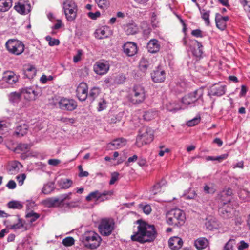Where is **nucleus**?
Returning <instances> with one entry per match:
<instances>
[{"label": "nucleus", "instance_id": "1", "mask_svg": "<svg viewBox=\"0 0 250 250\" xmlns=\"http://www.w3.org/2000/svg\"><path fill=\"white\" fill-rule=\"evenodd\" d=\"M137 223L139 224L138 231L131 236V240L141 243L153 241L156 236L154 226L140 220Z\"/></svg>", "mask_w": 250, "mask_h": 250}, {"label": "nucleus", "instance_id": "2", "mask_svg": "<svg viewBox=\"0 0 250 250\" xmlns=\"http://www.w3.org/2000/svg\"><path fill=\"white\" fill-rule=\"evenodd\" d=\"M146 98V91L142 85H135L127 96L128 101L133 104L142 103Z\"/></svg>", "mask_w": 250, "mask_h": 250}, {"label": "nucleus", "instance_id": "3", "mask_svg": "<svg viewBox=\"0 0 250 250\" xmlns=\"http://www.w3.org/2000/svg\"><path fill=\"white\" fill-rule=\"evenodd\" d=\"M154 139V130L147 126L142 127L138 131L136 144L138 147L151 143Z\"/></svg>", "mask_w": 250, "mask_h": 250}, {"label": "nucleus", "instance_id": "4", "mask_svg": "<svg viewBox=\"0 0 250 250\" xmlns=\"http://www.w3.org/2000/svg\"><path fill=\"white\" fill-rule=\"evenodd\" d=\"M82 240L86 248L92 250L98 248L102 241L98 234L93 231L85 232L82 235Z\"/></svg>", "mask_w": 250, "mask_h": 250}, {"label": "nucleus", "instance_id": "5", "mask_svg": "<svg viewBox=\"0 0 250 250\" xmlns=\"http://www.w3.org/2000/svg\"><path fill=\"white\" fill-rule=\"evenodd\" d=\"M185 219L184 212L179 209L171 210L167 215V222L170 225L182 226Z\"/></svg>", "mask_w": 250, "mask_h": 250}, {"label": "nucleus", "instance_id": "6", "mask_svg": "<svg viewBox=\"0 0 250 250\" xmlns=\"http://www.w3.org/2000/svg\"><path fill=\"white\" fill-rule=\"evenodd\" d=\"M5 47L9 53L18 56L24 52L25 46L21 41L13 39L6 42Z\"/></svg>", "mask_w": 250, "mask_h": 250}, {"label": "nucleus", "instance_id": "7", "mask_svg": "<svg viewBox=\"0 0 250 250\" xmlns=\"http://www.w3.org/2000/svg\"><path fill=\"white\" fill-rule=\"evenodd\" d=\"M204 88L201 87L192 93L185 95L182 99V103L187 106L192 107L195 105V103L201 99L203 95Z\"/></svg>", "mask_w": 250, "mask_h": 250}, {"label": "nucleus", "instance_id": "8", "mask_svg": "<svg viewBox=\"0 0 250 250\" xmlns=\"http://www.w3.org/2000/svg\"><path fill=\"white\" fill-rule=\"evenodd\" d=\"M63 5L64 12L67 21H73L76 18L78 11L76 3L71 0H65Z\"/></svg>", "mask_w": 250, "mask_h": 250}, {"label": "nucleus", "instance_id": "9", "mask_svg": "<svg viewBox=\"0 0 250 250\" xmlns=\"http://www.w3.org/2000/svg\"><path fill=\"white\" fill-rule=\"evenodd\" d=\"M114 222L112 219L105 218L101 220L98 229L103 236L110 235L114 229Z\"/></svg>", "mask_w": 250, "mask_h": 250}, {"label": "nucleus", "instance_id": "10", "mask_svg": "<svg viewBox=\"0 0 250 250\" xmlns=\"http://www.w3.org/2000/svg\"><path fill=\"white\" fill-rule=\"evenodd\" d=\"M55 105L61 109L67 111H73L77 107V102L73 99L65 98H61Z\"/></svg>", "mask_w": 250, "mask_h": 250}, {"label": "nucleus", "instance_id": "11", "mask_svg": "<svg viewBox=\"0 0 250 250\" xmlns=\"http://www.w3.org/2000/svg\"><path fill=\"white\" fill-rule=\"evenodd\" d=\"M21 93L27 100L34 101L41 94V90L37 88L26 87L21 89Z\"/></svg>", "mask_w": 250, "mask_h": 250}, {"label": "nucleus", "instance_id": "12", "mask_svg": "<svg viewBox=\"0 0 250 250\" xmlns=\"http://www.w3.org/2000/svg\"><path fill=\"white\" fill-rule=\"evenodd\" d=\"M76 95L79 100L85 101L88 97V86L85 83H81L76 89Z\"/></svg>", "mask_w": 250, "mask_h": 250}, {"label": "nucleus", "instance_id": "13", "mask_svg": "<svg viewBox=\"0 0 250 250\" xmlns=\"http://www.w3.org/2000/svg\"><path fill=\"white\" fill-rule=\"evenodd\" d=\"M124 52L129 57L135 55L138 51L137 44L132 42H127L123 46Z\"/></svg>", "mask_w": 250, "mask_h": 250}, {"label": "nucleus", "instance_id": "14", "mask_svg": "<svg viewBox=\"0 0 250 250\" xmlns=\"http://www.w3.org/2000/svg\"><path fill=\"white\" fill-rule=\"evenodd\" d=\"M93 69L97 74L103 75L109 71V65L107 62H98L94 64Z\"/></svg>", "mask_w": 250, "mask_h": 250}, {"label": "nucleus", "instance_id": "15", "mask_svg": "<svg viewBox=\"0 0 250 250\" xmlns=\"http://www.w3.org/2000/svg\"><path fill=\"white\" fill-rule=\"evenodd\" d=\"M233 194L232 190L229 188H226L220 194V205L222 203L224 206L229 203Z\"/></svg>", "mask_w": 250, "mask_h": 250}, {"label": "nucleus", "instance_id": "16", "mask_svg": "<svg viewBox=\"0 0 250 250\" xmlns=\"http://www.w3.org/2000/svg\"><path fill=\"white\" fill-rule=\"evenodd\" d=\"M151 78L155 83L163 82L166 78V73L164 70L158 67L151 74Z\"/></svg>", "mask_w": 250, "mask_h": 250}, {"label": "nucleus", "instance_id": "17", "mask_svg": "<svg viewBox=\"0 0 250 250\" xmlns=\"http://www.w3.org/2000/svg\"><path fill=\"white\" fill-rule=\"evenodd\" d=\"M14 8L21 14H27L31 10V5L28 1H20L15 5Z\"/></svg>", "mask_w": 250, "mask_h": 250}, {"label": "nucleus", "instance_id": "18", "mask_svg": "<svg viewBox=\"0 0 250 250\" xmlns=\"http://www.w3.org/2000/svg\"><path fill=\"white\" fill-rule=\"evenodd\" d=\"M28 128V125L26 124H19L15 127L13 135L18 137H22L27 133Z\"/></svg>", "mask_w": 250, "mask_h": 250}, {"label": "nucleus", "instance_id": "19", "mask_svg": "<svg viewBox=\"0 0 250 250\" xmlns=\"http://www.w3.org/2000/svg\"><path fill=\"white\" fill-rule=\"evenodd\" d=\"M183 241L179 237L174 236L171 237L168 241L169 247L173 250H178L183 246Z\"/></svg>", "mask_w": 250, "mask_h": 250}, {"label": "nucleus", "instance_id": "20", "mask_svg": "<svg viewBox=\"0 0 250 250\" xmlns=\"http://www.w3.org/2000/svg\"><path fill=\"white\" fill-rule=\"evenodd\" d=\"M108 195L107 191H104L100 192L98 190L90 192L86 197V200L87 201H90L93 199L101 201H104V199L102 198L103 196H105Z\"/></svg>", "mask_w": 250, "mask_h": 250}, {"label": "nucleus", "instance_id": "21", "mask_svg": "<svg viewBox=\"0 0 250 250\" xmlns=\"http://www.w3.org/2000/svg\"><path fill=\"white\" fill-rule=\"evenodd\" d=\"M3 80L9 84L13 85L18 81V77L13 72L7 71L4 73Z\"/></svg>", "mask_w": 250, "mask_h": 250}, {"label": "nucleus", "instance_id": "22", "mask_svg": "<svg viewBox=\"0 0 250 250\" xmlns=\"http://www.w3.org/2000/svg\"><path fill=\"white\" fill-rule=\"evenodd\" d=\"M126 141L123 138H118L113 140L108 144V147L110 149L120 148L126 145Z\"/></svg>", "mask_w": 250, "mask_h": 250}, {"label": "nucleus", "instance_id": "23", "mask_svg": "<svg viewBox=\"0 0 250 250\" xmlns=\"http://www.w3.org/2000/svg\"><path fill=\"white\" fill-rule=\"evenodd\" d=\"M160 44L159 41L155 39H151L147 43V49L148 52L155 53L158 52L160 49Z\"/></svg>", "mask_w": 250, "mask_h": 250}, {"label": "nucleus", "instance_id": "24", "mask_svg": "<svg viewBox=\"0 0 250 250\" xmlns=\"http://www.w3.org/2000/svg\"><path fill=\"white\" fill-rule=\"evenodd\" d=\"M208 244V240L204 237L196 239L194 242V246L199 250L206 248Z\"/></svg>", "mask_w": 250, "mask_h": 250}, {"label": "nucleus", "instance_id": "25", "mask_svg": "<svg viewBox=\"0 0 250 250\" xmlns=\"http://www.w3.org/2000/svg\"><path fill=\"white\" fill-rule=\"evenodd\" d=\"M108 28L106 26H103L97 30L95 32V37L99 39H104L108 37L107 31Z\"/></svg>", "mask_w": 250, "mask_h": 250}, {"label": "nucleus", "instance_id": "26", "mask_svg": "<svg viewBox=\"0 0 250 250\" xmlns=\"http://www.w3.org/2000/svg\"><path fill=\"white\" fill-rule=\"evenodd\" d=\"M233 209L229 205H227L226 207H223L221 208V216L224 219L230 218L232 217Z\"/></svg>", "mask_w": 250, "mask_h": 250}, {"label": "nucleus", "instance_id": "27", "mask_svg": "<svg viewBox=\"0 0 250 250\" xmlns=\"http://www.w3.org/2000/svg\"><path fill=\"white\" fill-rule=\"evenodd\" d=\"M42 204L48 208H51L55 207L57 205H60L59 202L58 198L57 197L48 198L42 201Z\"/></svg>", "mask_w": 250, "mask_h": 250}, {"label": "nucleus", "instance_id": "28", "mask_svg": "<svg viewBox=\"0 0 250 250\" xmlns=\"http://www.w3.org/2000/svg\"><path fill=\"white\" fill-rule=\"evenodd\" d=\"M24 74L27 78L32 79L36 74V69L34 66H28L24 68Z\"/></svg>", "mask_w": 250, "mask_h": 250}, {"label": "nucleus", "instance_id": "29", "mask_svg": "<svg viewBox=\"0 0 250 250\" xmlns=\"http://www.w3.org/2000/svg\"><path fill=\"white\" fill-rule=\"evenodd\" d=\"M158 116L157 111L153 109H149L144 112L143 115L144 119L146 121H149L155 119Z\"/></svg>", "mask_w": 250, "mask_h": 250}, {"label": "nucleus", "instance_id": "30", "mask_svg": "<svg viewBox=\"0 0 250 250\" xmlns=\"http://www.w3.org/2000/svg\"><path fill=\"white\" fill-rule=\"evenodd\" d=\"M21 92H13L8 95V99L10 103L13 104L18 103L21 99Z\"/></svg>", "mask_w": 250, "mask_h": 250}, {"label": "nucleus", "instance_id": "31", "mask_svg": "<svg viewBox=\"0 0 250 250\" xmlns=\"http://www.w3.org/2000/svg\"><path fill=\"white\" fill-rule=\"evenodd\" d=\"M12 5V0H0V11H7L10 8Z\"/></svg>", "mask_w": 250, "mask_h": 250}, {"label": "nucleus", "instance_id": "32", "mask_svg": "<svg viewBox=\"0 0 250 250\" xmlns=\"http://www.w3.org/2000/svg\"><path fill=\"white\" fill-rule=\"evenodd\" d=\"M216 190V186L211 182L207 183L204 187V191L206 193L213 194Z\"/></svg>", "mask_w": 250, "mask_h": 250}, {"label": "nucleus", "instance_id": "33", "mask_svg": "<svg viewBox=\"0 0 250 250\" xmlns=\"http://www.w3.org/2000/svg\"><path fill=\"white\" fill-rule=\"evenodd\" d=\"M125 31L127 35H133L137 32L138 28L133 23L128 24L125 26Z\"/></svg>", "mask_w": 250, "mask_h": 250}, {"label": "nucleus", "instance_id": "34", "mask_svg": "<svg viewBox=\"0 0 250 250\" xmlns=\"http://www.w3.org/2000/svg\"><path fill=\"white\" fill-rule=\"evenodd\" d=\"M7 206L9 208L21 209L23 205L20 201L14 200L8 202Z\"/></svg>", "mask_w": 250, "mask_h": 250}, {"label": "nucleus", "instance_id": "35", "mask_svg": "<svg viewBox=\"0 0 250 250\" xmlns=\"http://www.w3.org/2000/svg\"><path fill=\"white\" fill-rule=\"evenodd\" d=\"M100 93V89L98 87H94L91 89L87 97L90 100L93 101L98 97Z\"/></svg>", "mask_w": 250, "mask_h": 250}, {"label": "nucleus", "instance_id": "36", "mask_svg": "<svg viewBox=\"0 0 250 250\" xmlns=\"http://www.w3.org/2000/svg\"><path fill=\"white\" fill-rule=\"evenodd\" d=\"M30 148V146L27 144L20 143L18 144L15 148V151L17 153L20 152L27 151Z\"/></svg>", "mask_w": 250, "mask_h": 250}, {"label": "nucleus", "instance_id": "37", "mask_svg": "<svg viewBox=\"0 0 250 250\" xmlns=\"http://www.w3.org/2000/svg\"><path fill=\"white\" fill-rule=\"evenodd\" d=\"M166 182L164 180H162L160 182L156 184L153 186V189H152V193L154 195L156 194L157 193L161 191L160 189L162 187L165 185Z\"/></svg>", "mask_w": 250, "mask_h": 250}, {"label": "nucleus", "instance_id": "38", "mask_svg": "<svg viewBox=\"0 0 250 250\" xmlns=\"http://www.w3.org/2000/svg\"><path fill=\"white\" fill-rule=\"evenodd\" d=\"M149 66L150 63L145 58L141 59L139 63V67L141 71L145 72L149 68Z\"/></svg>", "mask_w": 250, "mask_h": 250}, {"label": "nucleus", "instance_id": "39", "mask_svg": "<svg viewBox=\"0 0 250 250\" xmlns=\"http://www.w3.org/2000/svg\"><path fill=\"white\" fill-rule=\"evenodd\" d=\"M229 20L228 15L221 16L220 14V30H224L226 27V22Z\"/></svg>", "mask_w": 250, "mask_h": 250}, {"label": "nucleus", "instance_id": "40", "mask_svg": "<svg viewBox=\"0 0 250 250\" xmlns=\"http://www.w3.org/2000/svg\"><path fill=\"white\" fill-rule=\"evenodd\" d=\"M72 181L68 179H61L59 181L60 186L63 188L67 189L72 185Z\"/></svg>", "mask_w": 250, "mask_h": 250}, {"label": "nucleus", "instance_id": "41", "mask_svg": "<svg viewBox=\"0 0 250 250\" xmlns=\"http://www.w3.org/2000/svg\"><path fill=\"white\" fill-rule=\"evenodd\" d=\"M195 42L197 43V48L194 49L193 51V54L195 56L197 57H200L203 54V46L201 43L198 42L197 41H195Z\"/></svg>", "mask_w": 250, "mask_h": 250}, {"label": "nucleus", "instance_id": "42", "mask_svg": "<svg viewBox=\"0 0 250 250\" xmlns=\"http://www.w3.org/2000/svg\"><path fill=\"white\" fill-rule=\"evenodd\" d=\"M239 197L244 201L250 200V193L246 190H241L238 193Z\"/></svg>", "mask_w": 250, "mask_h": 250}, {"label": "nucleus", "instance_id": "43", "mask_svg": "<svg viewBox=\"0 0 250 250\" xmlns=\"http://www.w3.org/2000/svg\"><path fill=\"white\" fill-rule=\"evenodd\" d=\"M27 218H30L29 222L33 223L40 217V215L33 211H31L26 215Z\"/></svg>", "mask_w": 250, "mask_h": 250}, {"label": "nucleus", "instance_id": "44", "mask_svg": "<svg viewBox=\"0 0 250 250\" xmlns=\"http://www.w3.org/2000/svg\"><path fill=\"white\" fill-rule=\"evenodd\" d=\"M98 6L101 9H105L109 5V0H95Z\"/></svg>", "mask_w": 250, "mask_h": 250}, {"label": "nucleus", "instance_id": "45", "mask_svg": "<svg viewBox=\"0 0 250 250\" xmlns=\"http://www.w3.org/2000/svg\"><path fill=\"white\" fill-rule=\"evenodd\" d=\"M209 11H206L205 9H202V10L200 12L202 18L205 21L206 23L208 25L209 24Z\"/></svg>", "mask_w": 250, "mask_h": 250}, {"label": "nucleus", "instance_id": "46", "mask_svg": "<svg viewBox=\"0 0 250 250\" xmlns=\"http://www.w3.org/2000/svg\"><path fill=\"white\" fill-rule=\"evenodd\" d=\"M45 39L48 42V44L50 46L58 45L60 44V41L58 39H53L50 36H47Z\"/></svg>", "mask_w": 250, "mask_h": 250}, {"label": "nucleus", "instance_id": "47", "mask_svg": "<svg viewBox=\"0 0 250 250\" xmlns=\"http://www.w3.org/2000/svg\"><path fill=\"white\" fill-rule=\"evenodd\" d=\"M20 165V163L19 162H14L12 164L9 169V172L11 174H14L18 172L19 168L18 165Z\"/></svg>", "mask_w": 250, "mask_h": 250}, {"label": "nucleus", "instance_id": "48", "mask_svg": "<svg viewBox=\"0 0 250 250\" xmlns=\"http://www.w3.org/2000/svg\"><path fill=\"white\" fill-rule=\"evenodd\" d=\"M107 102L104 98H101L98 102L97 109L98 111H102L106 107Z\"/></svg>", "mask_w": 250, "mask_h": 250}, {"label": "nucleus", "instance_id": "49", "mask_svg": "<svg viewBox=\"0 0 250 250\" xmlns=\"http://www.w3.org/2000/svg\"><path fill=\"white\" fill-rule=\"evenodd\" d=\"M139 208L147 215L149 214L152 210L151 206L148 204L144 205L143 204H141L139 205Z\"/></svg>", "mask_w": 250, "mask_h": 250}, {"label": "nucleus", "instance_id": "50", "mask_svg": "<svg viewBox=\"0 0 250 250\" xmlns=\"http://www.w3.org/2000/svg\"><path fill=\"white\" fill-rule=\"evenodd\" d=\"M53 189V185L51 183L47 184L44 185L42 189V192L45 194L50 193Z\"/></svg>", "mask_w": 250, "mask_h": 250}, {"label": "nucleus", "instance_id": "51", "mask_svg": "<svg viewBox=\"0 0 250 250\" xmlns=\"http://www.w3.org/2000/svg\"><path fill=\"white\" fill-rule=\"evenodd\" d=\"M218 91V86L216 84H215L210 87L208 91V95L210 96L217 95Z\"/></svg>", "mask_w": 250, "mask_h": 250}, {"label": "nucleus", "instance_id": "52", "mask_svg": "<svg viewBox=\"0 0 250 250\" xmlns=\"http://www.w3.org/2000/svg\"><path fill=\"white\" fill-rule=\"evenodd\" d=\"M74 242L75 241L73 237H67L63 239L62 243L65 246L69 247L74 245Z\"/></svg>", "mask_w": 250, "mask_h": 250}, {"label": "nucleus", "instance_id": "53", "mask_svg": "<svg viewBox=\"0 0 250 250\" xmlns=\"http://www.w3.org/2000/svg\"><path fill=\"white\" fill-rule=\"evenodd\" d=\"M72 194V192L61 195L58 198L60 204L62 203L66 200H70Z\"/></svg>", "mask_w": 250, "mask_h": 250}, {"label": "nucleus", "instance_id": "54", "mask_svg": "<svg viewBox=\"0 0 250 250\" xmlns=\"http://www.w3.org/2000/svg\"><path fill=\"white\" fill-rule=\"evenodd\" d=\"M200 121V117H196L193 119L188 121L187 123V125L188 126H193L197 125Z\"/></svg>", "mask_w": 250, "mask_h": 250}, {"label": "nucleus", "instance_id": "55", "mask_svg": "<svg viewBox=\"0 0 250 250\" xmlns=\"http://www.w3.org/2000/svg\"><path fill=\"white\" fill-rule=\"evenodd\" d=\"M167 110L169 111H175L181 109V107L178 106L174 103H169L167 105Z\"/></svg>", "mask_w": 250, "mask_h": 250}, {"label": "nucleus", "instance_id": "56", "mask_svg": "<svg viewBox=\"0 0 250 250\" xmlns=\"http://www.w3.org/2000/svg\"><path fill=\"white\" fill-rule=\"evenodd\" d=\"M206 228L210 230H213L214 229H216L217 227V223L214 221L211 222L210 220L207 221L205 223Z\"/></svg>", "mask_w": 250, "mask_h": 250}, {"label": "nucleus", "instance_id": "57", "mask_svg": "<svg viewBox=\"0 0 250 250\" xmlns=\"http://www.w3.org/2000/svg\"><path fill=\"white\" fill-rule=\"evenodd\" d=\"M119 174L118 172H114L111 174V178L109 184L110 185L114 184L116 181L119 179Z\"/></svg>", "mask_w": 250, "mask_h": 250}, {"label": "nucleus", "instance_id": "58", "mask_svg": "<svg viewBox=\"0 0 250 250\" xmlns=\"http://www.w3.org/2000/svg\"><path fill=\"white\" fill-rule=\"evenodd\" d=\"M83 54V51L82 50H78L77 54L73 57V62L75 63H77L81 60V57Z\"/></svg>", "mask_w": 250, "mask_h": 250}, {"label": "nucleus", "instance_id": "59", "mask_svg": "<svg viewBox=\"0 0 250 250\" xmlns=\"http://www.w3.org/2000/svg\"><path fill=\"white\" fill-rule=\"evenodd\" d=\"M25 178L26 175L25 174H22L21 175L17 176L16 179L20 186H21L23 185L24 181L25 179Z\"/></svg>", "mask_w": 250, "mask_h": 250}, {"label": "nucleus", "instance_id": "60", "mask_svg": "<svg viewBox=\"0 0 250 250\" xmlns=\"http://www.w3.org/2000/svg\"><path fill=\"white\" fill-rule=\"evenodd\" d=\"M53 79L51 75L47 76L45 75H42L40 78V81L42 83H45L47 81H51Z\"/></svg>", "mask_w": 250, "mask_h": 250}, {"label": "nucleus", "instance_id": "61", "mask_svg": "<svg viewBox=\"0 0 250 250\" xmlns=\"http://www.w3.org/2000/svg\"><path fill=\"white\" fill-rule=\"evenodd\" d=\"M191 35L196 37H202L203 36L202 32L200 29L193 30L191 32Z\"/></svg>", "mask_w": 250, "mask_h": 250}, {"label": "nucleus", "instance_id": "62", "mask_svg": "<svg viewBox=\"0 0 250 250\" xmlns=\"http://www.w3.org/2000/svg\"><path fill=\"white\" fill-rule=\"evenodd\" d=\"M88 15V16L91 18V19H93V20H95L98 17H99L101 14H100V12H99V11H96V12L95 13H92V12H89L87 14Z\"/></svg>", "mask_w": 250, "mask_h": 250}, {"label": "nucleus", "instance_id": "63", "mask_svg": "<svg viewBox=\"0 0 250 250\" xmlns=\"http://www.w3.org/2000/svg\"><path fill=\"white\" fill-rule=\"evenodd\" d=\"M23 227V224L21 221H19L17 224L13 225L11 229L15 230L21 229Z\"/></svg>", "mask_w": 250, "mask_h": 250}, {"label": "nucleus", "instance_id": "64", "mask_svg": "<svg viewBox=\"0 0 250 250\" xmlns=\"http://www.w3.org/2000/svg\"><path fill=\"white\" fill-rule=\"evenodd\" d=\"M224 250H233V245L232 241L229 240L225 245Z\"/></svg>", "mask_w": 250, "mask_h": 250}]
</instances>
